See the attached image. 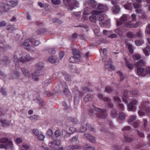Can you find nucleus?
Here are the masks:
<instances>
[{
  "instance_id": "338daca9",
  "label": "nucleus",
  "mask_w": 150,
  "mask_h": 150,
  "mask_svg": "<svg viewBox=\"0 0 150 150\" xmlns=\"http://www.w3.org/2000/svg\"><path fill=\"white\" fill-rule=\"evenodd\" d=\"M32 132L36 136H38L39 134V131L37 129H33L32 130Z\"/></svg>"
},
{
  "instance_id": "a878e982",
  "label": "nucleus",
  "mask_w": 150,
  "mask_h": 150,
  "mask_svg": "<svg viewBox=\"0 0 150 150\" xmlns=\"http://www.w3.org/2000/svg\"><path fill=\"white\" fill-rule=\"evenodd\" d=\"M145 62L143 59H140L137 61L136 65L137 67H142L145 65Z\"/></svg>"
},
{
  "instance_id": "423d86ee",
  "label": "nucleus",
  "mask_w": 150,
  "mask_h": 150,
  "mask_svg": "<svg viewBox=\"0 0 150 150\" xmlns=\"http://www.w3.org/2000/svg\"><path fill=\"white\" fill-rule=\"evenodd\" d=\"M148 101L142 103L140 107V108L142 110L144 111L139 110L138 112V114L140 116H143L145 112L144 111H145L148 114L150 113V108L148 106Z\"/></svg>"
},
{
  "instance_id": "c85d7f7f",
  "label": "nucleus",
  "mask_w": 150,
  "mask_h": 150,
  "mask_svg": "<svg viewBox=\"0 0 150 150\" xmlns=\"http://www.w3.org/2000/svg\"><path fill=\"white\" fill-rule=\"evenodd\" d=\"M93 96L90 94L88 93L86 95L84 98L83 99L85 101L87 102L92 100Z\"/></svg>"
},
{
  "instance_id": "13d9d810",
  "label": "nucleus",
  "mask_w": 150,
  "mask_h": 150,
  "mask_svg": "<svg viewBox=\"0 0 150 150\" xmlns=\"http://www.w3.org/2000/svg\"><path fill=\"white\" fill-rule=\"evenodd\" d=\"M112 91V88L110 86H107L104 91L107 92L108 93H111Z\"/></svg>"
},
{
  "instance_id": "69168bd1",
  "label": "nucleus",
  "mask_w": 150,
  "mask_h": 150,
  "mask_svg": "<svg viewBox=\"0 0 150 150\" xmlns=\"http://www.w3.org/2000/svg\"><path fill=\"white\" fill-rule=\"evenodd\" d=\"M142 24V23L140 21H138L135 24H133V28H137L139 27Z\"/></svg>"
},
{
  "instance_id": "a19ab883",
  "label": "nucleus",
  "mask_w": 150,
  "mask_h": 150,
  "mask_svg": "<svg viewBox=\"0 0 150 150\" xmlns=\"http://www.w3.org/2000/svg\"><path fill=\"white\" fill-rule=\"evenodd\" d=\"M106 6L101 4H99L97 7V9L100 10H105L106 9Z\"/></svg>"
},
{
  "instance_id": "7c9ffc66",
  "label": "nucleus",
  "mask_w": 150,
  "mask_h": 150,
  "mask_svg": "<svg viewBox=\"0 0 150 150\" xmlns=\"http://www.w3.org/2000/svg\"><path fill=\"white\" fill-rule=\"evenodd\" d=\"M88 5L93 8H96L97 5L96 2L94 0H89L88 2Z\"/></svg>"
},
{
  "instance_id": "473e14b6",
  "label": "nucleus",
  "mask_w": 150,
  "mask_h": 150,
  "mask_svg": "<svg viewBox=\"0 0 150 150\" xmlns=\"http://www.w3.org/2000/svg\"><path fill=\"white\" fill-rule=\"evenodd\" d=\"M143 52L146 56H148L150 52V47L147 46L143 50Z\"/></svg>"
},
{
  "instance_id": "4c0bfd02",
  "label": "nucleus",
  "mask_w": 150,
  "mask_h": 150,
  "mask_svg": "<svg viewBox=\"0 0 150 150\" xmlns=\"http://www.w3.org/2000/svg\"><path fill=\"white\" fill-rule=\"evenodd\" d=\"M129 17V16L128 15L123 14L120 18V19L122 21H125L128 20Z\"/></svg>"
},
{
  "instance_id": "5fc2aeb1",
  "label": "nucleus",
  "mask_w": 150,
  "mask_h": 150,
  "mask_svg": "<svg viewBox=\"0 0 150 150\" xmlns=\"http://www.w3.org/2000/svg\"><path fill=\"white\" fill-rule=\"evenodd\" d=\"M137 134L139 137L141 138L144 137V135L143 132L140 131L139 130H137Z\"/></svg>"
},
{
  "instance_id": "a18cd8bd",
  "label": "nucleus",
  "mask_w": 150,
  "mask_h": 150,
  "mask_svg": "<svg viewBox=\"0 0 150 150\" xmlns=\"http://www.w3.org/2000/svg\"><path fill=\"white\" fill-rule=\"evenodd\" d=\"M84 150H95L93 147L91 146L90 145L86 144L84 147Z\"/></svg>"
},
{
  "instance_id": "58836bf2",
  "label": "nucleus",
  "mask_w": 150,
  "mask_h": 150,
  "mask_svg": "<svg viewBox=\"0 0 150 150\" xmlns=\"http://www.w3.org/2000/svg\"><path fill=\"white\" fill-rule=\"evenodd\" d=\"M145 76L150 75V67L147 66L144 69Z\"/></svg>"
},
{
  "instance_id": "bb28decb",
  "label": "nucleus",
  "mask_w": 150,
  "mask_h": 150,
  "mask_svg": "<svg viewBox=\"0 0 150 150\" xmlns=\"http://www.w3.org/2000/svg\"><path fill=\"white\" fill-rule=\"evenodd\" d=\"M33 40L32 39L27 38L25 40L24 42L23 43V45L25 47H29L30 46L29 42H30L31 43L33 42Z\"/></svg>"
},
{
  "instance_id": "b1692460",
  "label": "nucleus",
  "mask_w": 150,
  "mask_h": 150,
  "mask_svg": "<svg viewBox=\"0 0 150 150\" xmlns=\"http://www.w3.org/2000/svg\"><path fill=\"white\" fill-rule=\"evenodd\" d=\"M79 146L77 145H69L67 146L68 150H77L79 149Z\"/></svg>"
},
{
  "instance_id": "1a4fd4ad",
  "label": "nucleus",
  "mask_w": 150,
  "mask_h": 150,
  "mask_svg": "<svg viewBox=\"0 0 150 150\" xmlns=\"http://www.w3.org/2000/svg\"><path fill=\"white\" fill-rule=\"evenodd\" d=\"M98 98L102 100L104 102H106L108 107L112 108L113 106V105L111 103L110 99L108 97H103V95L98 93Z\"/></svg>"
},
{
  "instance_id": "dca6fc26",
  "label": "nucleus",
  "mask_w": 150,
  "mask_h": 150,
  "mask_svg": "<svg viewBox=\"0 0 150 150\" xmlns=\"http://www.w3.org/2000/svg\"><path fill=\"white\" fill-rule=\"evenodd\" d=\"M143 129L146 132H149L150 129L149 125L147 121L144 119L143 121Z\"/></svg>"
},
{
  "instance_id": "39448f33",
  "label": "nucleus",
  "mask_w": 150,
  "mask_h": 150,
  "mask_svg": "<svg viewBox=\"0 0 150 150\" xmlns=\"http://www.w3.org/2000/svg\"><path fill=\"white\" fill-rule=\"evenodd\" d=\"M76 89L75 90L74 89L72 88V90L73 92V95L74 99V107L76 108L77 107L79 104L81 97L84 95V93L81 92H80L77 90V88H76Z\"/></svg>"
},
{
  "instance_id": "49530a36",
  "label": "nucleus",
  "mask_w": 150,
  "mask_h": 150,
  "mask_svg": "<svg viewBox=\"0 0 150 150\" xmlns=\"http://www.w3.org/2000/svg\"><path fill=\"white\" fill-rule=\"evenodd\" d=\"M21 70L25 75L28 76H30V73L28 70L24 68H21Z\"/></svg>"
},
{
  "instance_id": "79ce46f5",
  "label": "nucleus",
  "mask_w": 150,
  "mask_h": 150,
  "mask_svg": "<svg viewBox=\"0 0 150 150\" xmlns=\"http://www.w3.org/2000/svg\"><path fill=\"white\" fill-rule=\"evenodd\" d=\"M18 3V1L17 0L10 1V3L12 5L11 6L10 5V9L17 6Z\"/></svg>"
},
{
  "instance_id": "6ab92c4d",
  "label": "nucleus",
  "mask_w": 150,
  "mask_h": 150,
  "mask_svg": "<svg viewBox=\"0 0 150 150\" xmlns=\"http://www.w3.org/2000/svg\"><path fill=\"white\" fill-rule=\"evenodd\" d=\"M0 7L5 12L8 11L9 9V5L4 3H0Z\"/></svg>"
},
{
  "instance_id": "37998d69",
  "label": "nucleus",
  "mask_w": 150,
  "mask_h": 150,
  "mask_svg": "<svg viewBox=\"0 0 150 150\" xmlns=\"http://www.w3.org/2000/svg\"><path fill=\"white\" fill-rule=\"evenodd\" d=\"M113 150H122V147L117 145H114L112 146Z\"/></svg>"
},
{
  "instance_id": "603ef678",
  "label": "nucleus",
  "mask_w": 150,
  "mask_h": 150,
  "mask_svg": "<svg viewBox=\"0 0 150 150\" xmlns=\"http://www.w3.org/2000/svg\"><path fill=\"white\" fill-rule=\"evenodd\" d=\"M8 125V122L5 119H2L1 124L3 127H5Z\"/></svg>"
},
{
  "instance_id": "774afa93",
  "label": "nucleus",
  "mask_w": 150,
  "mask_h": 150,
  "mask_svg": "<svg viewBox=\"0 0 150 150\" xmlns=\"http://www.w3.org/2000/svg\"><path fill=\"white\" fill-rule=\"evenodd\" d=\"M61 134V132L59 130H56L54 133V135L55 136L57 137L60 136Z\"/></svg>"
},
{
  "instance_id": "f8f14e48",
  "label": "nucleus",
  "mask_w": 150,
  "mask_h": 150,
  "mask_svg": "<svg viewBox=\"0 0 150 150\" xmlns=\"http://www.w3.org/2000/svg\"><path fill=\"white\" fill-rule=\"evenodd\" d=\"M100 130L101 132H104L108 137H109L108 138H110L111 137H112L113 136L112 133L108 132V129H105L104 128L103 124H100Z\"/></svg>"
},
{
  "instance_id": "2f4dec72",
  "label": "nucleus",
  "mask_w": 150,
  "mask_h": 150,
  "mask_svg": "<svg viewBox=\"0 0 150 150\" xmlns=\"http://www.w3.org/2000/svg\"><path fill=\"white\" fill-rule=\"evenodd\" d=\"M124 32L123 27H120L117 28L115 30V32L118 34L120 35H122Z\"/></svg>"
},
{
  "instance_id": "9b49d317",
  "label": "nucleus",
  "mask_w": 150,
  "mask_h": 150,
  "mask_svg": "<svg viewBox=\"0 0 150 150\" xmlns=\"http://www.w3.org/2000/svg\"><path fill=\"white\" fill-rule=\"evenodd\" d=\"M126 35L129 38H137L139 37V38H141L142 37V33L140 31L137 33L133 35L132 33L130 32H127Z\"/></svg>"
},
{
  "instance_id": "ddd939ff",
  "label": "nucleus",
  "mask_w": 150,
  "mask_h": 150,
  "mask_svg": "<svg viewBox=\"0 0 150 150\" xmlns=\"http://www.w3.org/2000/svg\"><path fill=\"white\" fill-rule=\"evenodd\" d=\"M124 137L123 140L124 142L131 143L135 140L134 137L133 136L124 135Z\"/></svg>"
},
{
  "instance_id": "aec40b11",
  "label": "nucleus",
  "mask_w": 150,
  "mask_h": 150,
  "mask_svg": "<svg viewBox=\"0 0 150 150\" xmlns=\"http://www.w3.org/2000/svg\"><path fill=\"white\" fill-rule=\"evenodd\" d=\"M64 77L65 79L67 81H71V79L70 76L65 71H62L59 72Z\"/></svg>"
},
{
  "instance_id": "5701e85b",
  "label": "nucleus",
  "mask_w": 150,
  "mask_h": 150,
  "mask_svg": "<svg viewBox=\"0 0 150 150\" xmlns=\"http://www.w3.org/2000/svg\"><path fill=\"white\" fill-rule=\"evenodd\" d=\"M79 57H76V56H73L70 57L69 59V62L72 63H76L80 61Z\"/></svg>"
},
{
  "instance_id": "8fccbe9b",
  "label": "nucleus",
  "mask_w": 150,
  "mask_h": 150,
  "mask_svg": "<svg viewBox=\"0 0 150 150\" xmlns=\"http://www.w3.org/2000/svg\"><path fill=\"white\" fill-rule=\"evenodd\" d=\"M128 46V48L129 50V52L131 54H132L134 52L133 50V47L132 45L130 44H129L127 45Z\"/></svg>"
},
{
  "instance_id": "6e6552de",
  "label": "nucleus",
  "mask_w": 150,
  "mask_h": 150,
  "mask_svg": "<svg viewBox=\"0 0 150 150\" xmlns=\"http://www.w3.org/2000/svg\"><path fill=\"white\" fill-rule=\"evenodd\" d=\"M65 6L70 9L75 8L77 6V1L75 0H63Z\"/></svg>"
},
{
  "instance_id": "2eb2a0df",
  "label": "nucleus",
  "mask_w": 150,
  "mask_h": 150,
  "mask_svg": "<svg viewBox=\"0 0 150 150\" xmlns=\"http://www.w3.org/2000/svg\"><path fill=\"white\" fill-rule=\"evenodd\" d=\"M87 123L86 122L84 125H82V127H81L79 130V132H85L86 130L88 129L89 130L93 131V128L91 127H87Z\"/></svg>"
},
{
  "instance_id": "0eeeda50",
  "label": "nucleus",
  "mask_w": 150,
  "mask_h": 150,
  "mask_svg": "<svg viewBox=\"0 0 150 150\" xmlns=\"http://www.w3.org/2000/svg\"><path fill=\"white\" fill-rule=\"evenodd\" d=\"M34 59V58L31 57L28 54L26 55L25 57L22 56L19 59H18L17 56H14V60L15 62H21L24 63L29 61L30 60H33Z\"/></svg>"
},
{
  "instance_id": "e433bc0d",
  "label": "nucleus",
  "mask_w": 150,
  "mask_h": 150,
  "mask_svg": "<svg viewBox=\"0 0 150 150\" xmlns=\"http://www.w3.org/2000/svg\"><path fill=\"white\" fill-rule=\"evenodd\" d=\"M96 16L93 14L90 16L89 19L91 22L95 23L96 21Z\"/></svg>"
},
{
  "instance_id": "e2e57ef3",
  "label": "nucleus",
  "mask_w": 150,
  "mask_h": 150,
  "mask_svg": "<svg viewBox=\"0 0 150 150\" xmlns=\"http://www.w3.org/2000/svg\"><path fill=\"white\" fill-rule=\"evenodd\" d=\"M38 119V116L37 115H34L30 117V119L31 120H37Z\"/></svg>"
},
{
  "instance_id": "3c124183",
  "label": "nucleus",
  "mask_w": 150,
  "mask_h": 150,
  "mask_svg": "<svg viewBox=\"0 0 150 150\" xmlns=\"http://www.w3.org/2000/svg\"><path fill=\"white\" fill-rule=\"evenodd\" d=\"M8 59V57L6 56H4L3 60H0V64H2L4 63H6Z\"/></svg>"
},
{
  "instance_id": "c9c22d12",
  "label": "nucleus",
  "mask_w": 150,
  "mask_h": 150,
  "mask_svg": "<svg viewBox=\"0 0 150 150\" xmlns=\"http://www.w3.org/2000/svg\"><path fill=\"white\" fill-rule=\"evenodd\" d=\"M118 114L117 112L115 109H113L111 112V116L112 118L116 117Z\"/></svg>"
},
{
  "instance_id": "4d7b16f0",
  "label": "nucleus",
  "mask_w": 150,
  "mask_h": 150,
  "mask_svg": "<svg viewBox=\"0 0 150 150\" xmlns=\"http://www.w3.org/2000/svg\"><path fill=\"white\" fill-rule=\"evenodd\" d=\"M52 3L54 5H58L60 4V0H51Z\"/></svg>"
},
{
  "instance_id": "c03bdc74",
  "label": "nucleus",
  "mask_w": 150,
  "mask_h": 150,
  "mask_svg": "<svg viewBox=\"0 0 150 150\" xmlns=\"http://www.w3.org/2000/svg\"><path fill=\"white\" fill-rule=\"evenodd\" d=\"M141 57L140 54H134L133 55V58L134 60L139 59Z\"/></svg>"
},
{
  "instance_id": "4be33fe9",
  "label": "nucleus",
  "mask_w": 150,
  "mask_h": 150,
  "mask_svg": "<svg viewBox=\"0 0 150 150\" xmlns=\"http://www.w3.org/2000/svg\"><path fill=\"white\" fill-rule=\"evenodd\" d=\"M144 69V68L138 67L137 69V74L139 76H145Z\"/></svg>"
},
{
  "instance_id": "0e129e2a",
  "label": "nucleus",
  "mask_w": 150,
  "mask_h": 150,
  "mask_svg": "<svg viewBox=\"0 0 150 150\" xmlns=\"http://www.w3.org/2000/svg\"><path fill=\"white\" fill-rule=\"evenodd\" d=\"M78 137L77 136H75L74 137L71 141L73 142H74L75 143H76L77 142L78 140Z\"/></svg>"
},
{
  "instance_id": "ea45409f",
  "label": "nucleus",
  "mask_w": 150,
  "mask_h": 150,
  "mask_svg": "<svg viewBox=\"0 0 150 150\" xmlns=\"http://www.w3.org/2000/svg\"><path fill=\"white\" fill-rule=\"evenodd\" d=\"M132 21H130L126 23L124 25L125 26L129 28H133V24L132 23Z\"/></svg>"
},
{
  "instance_id": "4468645a",
  "label": "nucleus",
  "mask_w": 150,
  "mask_h": 150,
  "mask_svg": "<svg viewBox=\"0 0 150 150\" xmlns=\"http://www.w3.org/2000/svg\"><path fill=\"white\" fill-rule=\"evenodd\" d=\"M92 13L93 14L97 15V19L100 21H103L104 19V15L102 14H100L98 11L94 10L92 11Z\"/></svg>"
},
{
  "instance_id": "f3484780",
  "label": "nucleus",
  "mask_w": 150,
  "mask_h": 150,
  "mask_svg": "<svg viewBox=\"0 0 150 150\" xmlns=\"http://www.w3.org/2000/svg\"><path fill=\"white\" fill-rule=\"evenodd\" d=\"M60 144L61 141L58 139L53 140L52 141L50 142L49 143V146L51 147L55 145L59 146L60 145Z\"/></svg>"
},
{
  "instance_id": "052dcab7",
  "label": "nucleus",
  "mask_w": 150,
  "mask_h": 150,
  "mask_svg": "<svg viewBox=\"0 0 150 150\" xmlns=\"http://www.w3.org/2000/svg\"><path fill=\"white\" fill-rule=\"evenodd\" d=\"M8 139L4 137L0 139V142L5 143L8 141Z\"/></svg>"
},
{
  "instance_id": "a211bd4d",
  "label": "nucleus",
  "mask_w": 150,
  "mask_h": 150,
  "mask_svg": "<svg viewBox=\"0 0 150 150\" xmlns=\"http://www.w3.org/2000/svg\"><path fill=\"white\" fill-rule=\"evenodd\" d=\"M84 136L91 142L94 143L95 142L96 139L95 137L88 134H85Z\"/></svg>"
},
{
  "instance_id": "864d4df0",
  "label": "nucleus",
  "mask_w": 150,
  "mask_h": 150,
  "mask_svg": "<svg viewBox=\"0 0 150 150\" xmlns=\"http://www.w3.org/2000/svg\"><path fill=\"white\" fill-rule=\"evenodd\" d=\"M143 41L142 39L137 40L135 41V43L136 45L139 46L142 45L143 43Z\"/></svg>"
},
{
  "instance_id": "c756f323",
  "label": "nucleus",
  "mask_w": 150,
  "mask_h": 150,
  "mask_svg": "<svg viewBox=\"0 0 150 150\" xmlns=\"http://www.w3.org/2000/svg\"><path fill=\"white\" fill-rule=\"evenodd\" d=\"M124 59L125 62L126 66L130 70L133 69L134 67L133 65L132 64L129 63V61L127 60L126 58H124Z\"/></svg>"
},
{
  "instance_id": "de8ad7c7",
  "label": "nucleus",
  "mask_w": 150,
  "mask_h": 150,
  "mask_svg": "<svg viewBox=\"0 0 150 150\" xmlns=\"http://www.w3.org/2000/svg\"><path fill=\"white\" fill-rule=\"evenodd\" d=\"M112 10L114 12L117 13L120 11V8L118 6L115 5L112 8Z\"/></svg>"
},
{
  "instance_id": "9d476101",
  "label": "nucleus",
  "mask_w": 150,
  "mask_h": 150,
  "mask_svg": "<svg viewBox=\"0 0 150 150\" xmlns=\"http://www.w3.org/2000/svg\"><path fill=\"white\" fill-rule=\"evenodd\" d=\"M102 61L104 62V67L105 69H111L112 70H114L115 69L114 67L112 65V59H109L107 62L105 61V58H103V59Z\"/></svg>"
},
{
  "instance_id": "f704fd0d",
  "label": "nucleus",
  "mask_w": 150,
  "mask_h": 150,
  "mask_svg": "<svg viewBox=\"0 0 150 150\" xmlns=\"http://www.w3.org/2000/svg\"><path fill=\"white\" fill-rule=\"evenodd\" d=\"M67 119L69 120V122H71L73 123L76 124L78 123V121L75 117H68L67 118Z\"/></svg>"
},
{
  "instance_id": "6e6d98bb",
  "label": "nucleus",
  "mask_w": 150,
  "mask_h": 150,
  "mask_svg": "<svg viewBox=\"0 0 150 150\" xmlns=\"http://www.w3.org/2000/svg\"><path fill=\"white\" fill-rule=\"evenodd\" d=\"M22 147L24 148V150H28L30 148V146L26 144H23L22 145Z\"/></svg>"
},
{
  "instance_id": "412c9836",
  "label": "nucleus",
  "mask_w": 150,
  "mask_h": 150,
  "mask_svg": "<svg viewBox=\"0 0 150 150\" xmlns=\"http://www.w3.org/2000/svg\"><path fill=\"white\" fill-rule=\"evenodd\" d=\"M125 114L122 112H120L119 113V117L118 118V120L119 122L122 123V121L125 120Z\"/></svg>"
},
{
  "instance_id": "680f3d73",
  "label": "nucleus",
  "mask_w": 150,
  "mask_h": 150,
  "mask_svg": "<svg viewBox=\"0 0 150 150\" xmlns=\"http://www.w3.org/2000/svg\"><path fill=\"white\" fill-rule=\"evenodd\" d=\"M75 128L73 127H71L69 129V132L70 134H72L76 131Z\"/></svg>"
},
{
  "instance_id": "09e8293b",
  "label": "nucleus",
  "mask_w": 150,
  "mask_h": 150,
  "mask_svg": "<svg viewBox=\"0 0 150 150\" xmlns=\"http://www.w3.org/2000/svg\"><path fill=\"white\" fill-rule=\"evenodd\" d=\"M136 116L135 115H132L131 116L128 120V122L130 123L132 122L136 119Z\"/></svg>"
},
{
  "instance_id": "f257e3e1",
  "label": "nucleus",
  "mask_w": 150,
  "mask_h": 150,
  "mask_svg": "<svg viewBox=\"0 0 150 150\" xmlns=\"http://www.w3.org/2000/svg\"><path fill=\"white\" fill-rule=\"evenodd\" d=\"M137 93L138 92L137 90L132 91L131 92L126 90L124 91L123 95L122 98L123 101L127 104V108L129 111L134 112L136 110V106L137 102V100H134L129 104L127 103L128 97L129 96V95L131 97H132L134 95H136Z\"/></svg>"
},
{
  "instance_id": "393cba45",
  "label": "nucleus",
  "mask_w": 150,
  "mask_h": 150,
  "mask_svg": "<svg viewBox=\"0 0 150 150\" xmlns=\"http://www.w3.org/2000/svg\"><path fill=\"white\" fill-rule=\"evenodd\" d=\"M72 53L74 56H76V57H79V59H80L81 55L80 51L76 49H73L72 50Z\"/></svg>"
},
{
  "instance_id": "72a5a7b5",
  "label": "nucleus",
  "mask_w": 150,
  "mask_h": 150,
  "mask_svg": "<svg viewBox=\"0 0 150 150\" xmlns=\"http://www.w3.org/2000/svg\"><path fill=\"white\" fill-rule=\"evenodd\" d=\"M124 7L126 9L131 10L132 9V5L131 3H127L124 5Z\"/></svg>"
},
{
  "instance_id": "cd10ccee",
  "label": "nucleus",
  "mask_w": 150,
  "mask_h": 150,
  "mask_svg": "<svg viewBox=\"0 0 150 150\" xmlns=\"http://www.w3.org/2000/svg\"><path fill=\"white\" fill-rule=\"evenodd\" d=\"M48 60L51 63L56 64L58 63V59L54 58L52 56H51L49 57Z\"/></svg>"
},
{
  "instance_id": "f03ea898",
  "label": "nucleus",
  "mask_w": 150,
  "mask_h": 150,
  "mask_svg": "<svg viewBox=\"0 0 150 150\" xmlns=\"http://www.w3.org/2000/svg\"><path fill=\"white\" fill-rule=\"evenodd\" d=\"M94 110L90 109L89 110V115H94V114L96 115L98 118L104 119L108 115L105 110H103L100 108H99L93 105Z\"/></svg>"
},
{
  "instance_id": "20e7f679",
  "label": "nucleus",
  "mask_w": 150,
  "mask_h": 150,
  "mask_svg": "<svg viewBox=\"0 0 150 150\" xmlns=\"http://www.w3.org/2000/svg\"><path fill=\"white\" fill-rule=\"evenodd\" d=\"M36 68L38 70L34 74H32L33 79L35 81H38L39 78L37 76H39L42 75L43 74L42 69L43 67V64L41 62L36 64Z\"/></svg>"
},
{
  "instance_id": "bf43d9fd",
  "label": "nucleus",
  "mask_w": 150,
  "mask_h": 150,
  "mask_svg": "<svg viewBox=\"0 0 150 150\" xmlns=\"http://www.w3.org/2000/svg\"><path fill=\"white\" fill-rule=\"evenodd\" d=\"M139 121H137L136 122H134L133 124V126L134 128H138L139 126Z\"/></svg>"
},
{
  "instance_id": "7ed1b4c3",
  "label": "nucleus",
  "mask_w": 150,
  "mask_h": 150,
  "mask_svg": "<svg viewBox=\"0 0 150 150\" xmlns=\"http://www.w3.org/2000/svg\"><path fill=\"white\" fill-rule=\"evenodd\" d=\"M54 91L56 93L64 94L68 91V87L64 82H60L54 89Z\"/></svg>"
}]
</instances>
